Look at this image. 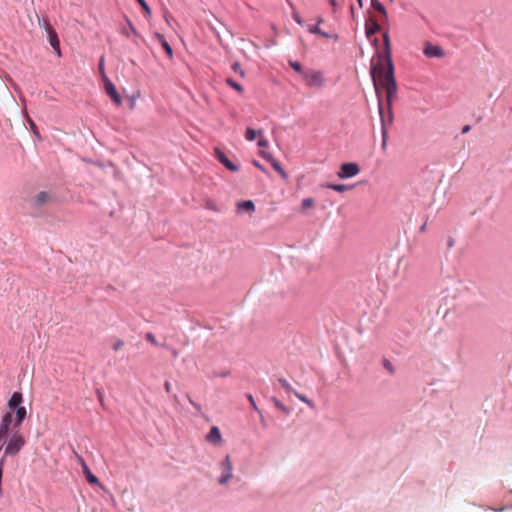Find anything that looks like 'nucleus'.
<instances>
[{
	"instance_id": "obj_47",
	"label": "nucleus",
	"mask_w": 512,
	"mask_h": 512,
	"mask_svg": "<svg viewBox=\"0 0 512 512\" xmlns=\"http://www.w3.org/2000/svg\"><path fill=\"white\" fill-rule=\"evenodd\" d=\"M471 129V127L469 125H465L463 128H462V133L465 134L467 132H469Z\"/></svg>"
},
{
	"instance_id": "obj_5",
	"label": "nucleus",
	"mask_w": 512,
	"mask_h": 512,
	"mask_svg": "<svg viewBox=\"0 0 512 512\" xmlns=\"http://www.w3.org/2000/svg\"><path fill=\"white\" fill-rule=\"evenodd\" d=\"M360 172L359 165L357 163L349 162L343 163L340 166L337 176L341 179H346L356 176Z\"/></svg>"
},
{
	"instance_id": "obj_44",
	"label": "nucleus",
	"mask_w": 512,
	"mask_h": 512,
	"mask_svg": "<svg viewBox=\"0 0 512 512\" xmlns=\"http://www.w3.org/2000/svg\"><path fill=\"white\" fill-rule=\"evenodd\" d=\"M329 1H330L331 6L333 7V9L336 10V8L339 5L340 0H329Z\"/></svg>"
},
{
	"instance_id": "obj_49",
	"label": "nucleus",
	"mask_w": 512,
	"mask_h": 512,
	"mask_svg": "<svg viewBox=\"0 0 512 512\" xmlns=\"http://www.w3.org/2000/svg\"><path fill=\"white\" fill-rule=\"evenodd\" d=\"M6 437V434L0 431V442Z\"/></svg>"
},
{
	"instance_id": "obj_20",
	"label": "nucleus",
	"mask_w": 512,
	"mask_h": 512,
	"mask_svg": "<svg viewBox=\"0 0 512 512\" xmlns=\"http://www.w3.org/2000/svg\"><path fill=\"white\" fill-rule=\"evenodd\" d=\"M156 37L160 41V43H161L163 49L165 50V52L167 53V55L171 58L173 56V50H172L171 46L169 45V43L166 41L164 36L161 34H156Z\"/></svg>"
},
{
	"instance_id": "obj_32",
	"label": "nucleus",
	"mask_w": 512,
	"mask_h": 512,
	"mask_svg": "<svg viewBox=\"0 0 512 512\" xmlns=\"http://www.w3.org/2000/svg\"><path fill=\"white\" fill-rule=\"evenodd\" d=\"M140 6L142 7V9L144 10L145 14L146 15H150L151 14V9L150 7L148 6V4L146 3L145 0H136Z\"/></svg>"
},
{
	"instance_id": "obj_45",
	"label": "nucleus",
	"mask_w": 512,
	"mask_h": 512,
	"mask_svg": "<svg viewBox=\"0 0 512 512\" xmlns=\"http://www.w3.org/2000/svg\"><path fill=\"white\" fill-rule=\"evenodd\" d=\"M164 388H165L166 392L169 393L171 391V384L168 381H166L164 383Z\"/></svg>"
},
{
	"instance_id": "obj_40",
	"label": "nucleus",
	"mask_w": 512,
	"mask_h": 512,
	"mask_svg": "<svg viewBox=\"0 0 512 512\" xmlns=\"http://www.w3.org/2000/svg\"><path fill=\"white\" fill-rule=\"evenodd\" d=\"M247 398H248L249 402L251 403L252 408H253L255 411H257V412H260V411H259V409H258V407H257V405H256V403H255V401H254L253 396H252L251 394H249V395H247Z\"/></svg>"
},
{
	"instance_id": "obj_39",
	"label": "nucleus",
	"mask_w": 512,
	"mask_h": 512,
	"mask_svg": "<svg viewBox=\"0 0 512 512\" xmlns=\"http://www.w3.org/2000/svg\"><path fill=\"white\" fill-rule=\"evenodd\" d=\"M320 36H322L324 38H327V39H334V40L338 39V35L337 34H330V33L324 32V31H322Z\"/></svg>"
},
{
	"instance_id": "obj_4",
	"label": "nucleus",
	"mask_w": 512,
	"mask_h": 512,
	"mask_svg": "<svg viewBox=\"0 0 512 512\" xmlns=\"http://www.w3.org/2000/svg\"><path fill=\"white\" fill-rule=\"evenodd\" d=\"M220 467L222 469V475L219 478V484L224 485L232 478L233 475V467L229 455H226L221 461Z\"/></svg>"
},
{
	"instance_id": "obj_38",
	"label": "nucleus",
	"mask_w": 512,
	"mask_h": 512,
	"mask_svg": "<svg viewBox=\"0 0 512 512\" xmlns=\"http://www.w3.org/2000/svg\"><path fill=\"white\" fill-rule=\"evenodd\" d=\"M123 346H124V341H123V340H121V339H118V340L113 344V350H114V351H118V350H120Z\"/></svg>"
},
{
	"instance_id": "obj_22",
	"label": "nucleus",
	"mask_w": 512,
	"mask_h": 512,
	"mask_svg": "<svg viewBox=\"0 0 512 512\" xmlns=\"http://www.w3.org/2000/svg\"><path fill=\"white\" fill-rule=\"evenodd\" d=\"M327 188L332 189L334 191L343 193L353 188V186L344 185V184H327Z\"/></svg>"
},
{
	"instance_id": "obj_14",
	"label": "nucleus",
	"mask_w": 512,
	"mask_h": 512,
	"mask_svg": "<svg viewBox=\"0 0 512 512\" xmlns=\"http://www.w3.org/2000/svg\"><path fill=\"white\" fill-rule=\"evenodd\" d=\"M23 401V395L21 392L16 391L8 401V407L14 411L15 408L21 407L20 404Z\"/></svg>"
},
{
	"instance_id": "obj_15",
	"label": "nucleus",
	"mask_w": 512,
	"mask_h": 512,
	"mask_svg": "<svg viewBox=\"0 0 512 512\" xmlns=\"http://www.w3.org/2000/svg\"><path fill=\"white\" fill-rule=\"evenodd\" d=\"M380 31V25L377 21L370 19L368 22H366L365 25V32L367 37H371L373 34Z\"/></svg>"
},
{
	"instance_id": "obj_19",
	"label": "nucleus",
	"mask_w": 512,
	"mask_h": 512,
	"mask_svg": "<svg viewBox=\"0 0 512 512\" xmlns=\"http://www.w3.org/2000/svg\"><path fill=\"white\" fill-rule=\"evenodd\" d=\"M372 7L379 12L384 20H388V14L384 5L379 0H371Z\"/></svg>"
},
{
	"instance_id": "obj_21",
	"label": "nucleus",
	"mask_w": 512,
	"mask_h": 512,
	"mask_svg": "<svg viewBox=\"0 0 512 512\" xmlns=\"http://www.w3.org/2000/svg\"><path fill=\"white\" fill-rule=\"evenodd\" d=\"M262 135V130H254L252 128H247L245 132V138L247 141H253L257 136Z\"/></svg>"
},
{
	"instance_id": "obj_26",
	"label": "nucleus",
	"mask_w": 512,
	"mask_h": 512,
	"mask_svg": "<svg viewBox=\"0 0 512 512\" xmlns=\"http://www.w3.org/2000/svg\"><path fill=\"white\" fill-rule=\"evenodd\" d=\"M293 393L295 394V396L300 401H302L303 403L307 404L310 408H314L315 407L314 403L310 399H308L306 396H304V395H302V394H300V393H298L296 391H293Z\"/></svg>"
},
{
	"instance_id": "obj_24",
	"label": "nucleus",
	"mask_w": 512,
	"mask_h": 512,
	"mask_svg": "<svg viewBox=\"0 0 512 512\" xmlns=\"http://www.w3.org/2000/svg\"><path fill=\"white\" fill-rule=\"evenodd\" d=\"M226 83L231 87L233 88L234 90H236L237 92L239 93H242L243 92V87L237 83L236 81H234L232 78H227L226 79Z\"/></svg>"
},
{
	"instance_id": "obj_1",
	"label": "nucleus",
	"mask_w": 512,
	"mask_h": 512,
	"mask_svg": "<svg viewBox=\"0 0 512 512\" xmlns=\"http://www.w3.org/2000/svg\"><path fill=\"white\" fill-rule=\"evenodd\" d=\"M371 77L377 94L379 88L386 91V100L390 105L397 94V84L394 77V67L391 55L383 56L377 53V58L371 61Z\"/></svg>"
},
{
	"instance_id": "obj_11",
	"label": "nucleus",
	"mask_w": 512,
	"mask_h": 512,
	"mask_svg": "<svg viewBox=\"0 0 512 512\" xmlns=\"http://www.w3.org/2000/svg\"><path fill=\"white\" fill-rule=\"evenodd\" d=\"M424 54L427 57H441L443 56V51L439 46L431 45L427 43L424 48Z\"/></svg>"
},
{
	"instance_id": "obj_53",
	"label": "nucleus",
	"mask_w": 512,
	"mask_h": 512,
	"mask_svg": "<svg viewBox=\"0 0 512 512\" xmlns=\"http://www.w3.org/2000/svg\"><path fill=\"white\" fill-rule=\"evenodd\" d=\"M173 356L174 357H177L178 356V352L176 350L173 351Z\"/></svg>"
},
{
	"instance_id": "obj_17",
	"label": "nucleus",
	"mask_w": 512,
	"mask_h": 512,
	"mask_svg": "<svg viewBox=\"0 0 512 512\" xmlns=\"http://www.w3.org/2000/svg\"><path fill=\"white\" fill-rule=\"evenodd\" d=\"M51 199V196L49 193L45 192V191H42V192H39L34 198H33V201H34V204L36 206H41L47 202H49Z\"/></svg>"
},
{
	"instance_id": "obj_28",
	"label": "nucleus",
	"mask_w": 512,
	"mask_h": 512,
	"mask_svg": "<svg viewBox=\"0 0 512 512\" xmlns=\"http://www.w3.org/2000/svg\"><path fill=\"white\" fill-rule=\"evenodd\" d=\"M272 402L278 409L283 411L285 414H289V412H290L289 409L284 404H282L279 400H277L276 398H272Z\"/></svg>"
},
{
	"instance_id": "obj_12",
	"label": "nucleus",
	"mask_w": 512,
	"mask_h": 512,
	"mask_svg": "<svg viewBox=\"0 0 512 512\" xmlns=\"http://www.w3.org/2000/svg\"><path fill=\"white\" fill-rule=\"evenodd\" d=\"M15 420H14V428H19L23 420L26 418L27 410L24 406L15 408Z\"/></svg>"
},
{
	"instance_id": "obj_27",
	"label": "nucleus",
	"mask_w": 512,
	"mask_h": 512,
	"mask_svg": "<svg viewBox=\"0 0 512 512\" xmlns=\"http://www.w3.org/2000/svg\"><path fill=\"white\" fill-rule=\"evenodd\" d=\"M383 41H384V46H385V54L383 56H388V54L391 55V53H390V39H389L388 33H384Z\"/></svg>"
},
{
	"instance_id": "obj_50",
	"label": "nucleus",
	"mask_w": 512,
	"mask_h": 512,
	"mask_svg": "<svg viewBox=\"0 0 512 512\" xmlns=\"http://www.w3.org/2000/svg\"><path fill=\"white\" fill-rule=\"evenodd\" d=\"M98 398H99V401L102 403L103 401V396L100 392H98Z\"/></svg>"
},
{
	"instance_id": "obj_10",
	"label": "nucleus",
	"mask_w": 512,
	"mask_h": 512,
	"mask_svg": "<svg viewBox=\"0 0 512 512\" xmlns=\"http://www.w3.org/2000/svg\"><path fill=\"white\" fill-rule=\"evenodd\" d=\"M79 462L83 468V472L86 476V479L91 484H98L99 480L98 478L91 472L86 462L83 460V458L79 457Z\"/></svg>"
},
{
	"instance_id": "obj_25",
	"label": "nucleus",
	"mask_w": 512,
	"mask_h": 512,
	"mask_svg": "<svg viewBox=\"0 0 512 512\" xmlns=\"http://www.w3.org/2000/svg\"><path fill=\"white\" fill-rule=\"evenodd\" d=\"M387 109H388L387 115H384V113L382 112V116L386 120V126L392 124V122H393L392 103L390 104V106L387 103Z\"/></svg>"
},
{
	"instance_id": "obj_41",
	"label": "nucleus",
	"mask_w": 512,
	"mask_h": 512,
	"mask_svg": "<svg viewBox=\"0 0 512 512\" xmlns=\"http://www.w3.org/2000/svg\"><path fill=\"white\" fill-rule=\"evenodd\" d=\"M293 18L299 25H303V20L298 13L294 12Z\"/></svg>"
},
{
	"instance_id": "obj_35",
	"label": "nucleus",
	"mask_w": 512,
	"mask_h": 512,
	"mask_svg": "<svg viewBox=\"0 0 512 512\" xmlns=\"http://www.w3.org/2000/svg\"><path fill=\"white\" fill-rule=\"evenodd\" d=\"M290 66L298 73H300L302 75V73L304 72L302 70V67H301V64L299 62H293V61H290Z\"/></svg>"
},
{
	"instance_id": "obj_16",
	"label": "nucleus",
	"mask_w": 512,
	"mask_h": 512,
	"mask_svg": "<svg viewBox=\"0 0 512 512\" xmlns=\"http://www.w3.org/2000/svg\"><path fill=\"white\" fill-rule=\"evenodd\" d=\"M378 107H379V114H380L381 126H382V136H383L382 147H385L386 139H387V129H386V120L382 116V101L380 98H379V102H378Z\"/></svg>"
},
{
	"instance_id": "obj_34",
	"label": "nucleus",
	"mask_w": 512,
	"mask_h": 512,
	"mask_svg": "<svg viewBox=\"0 0 512 512\" xmlns=\"http://www.w3.org/2000/svg\"><path fill=\"white\" fill-rule=\"evenodd\" d=\"M279 382L281 384V386L288 392H293V388L291 387V385L287 382V380L285 379H279Z\"/></svg>"
},
{
	"instance_id": "obj_3",
	"label": "nucleus",
	"mask_w": 512,
	"mask_h": 512,
	"mask_svg": "<svg viewBox=\"0 0 512 512\" xmlns=\"http://www.w3.org/2000/svg\"><path fill=\"white\" fill-rule=\"evenodd\" d=\"M26 441L25 438L19 433V431H15L5 448V455H15L17 454L22 447L25 445Z\"/></svg>"
},
{
	"instance_id": "obj_29",
	"label": "nucleus",
	"mask_w": 512,
	"mask_h": 512,
	"mask_svg": "<svg viewBox=\"0 0 512 512\" xmlns=\"http://www.w3.org/2000/svg\"><path fill=\"white\" fill-rule=\"evenodd\" d=\"M99 72H100V75H101L103 81H105L106 79H109L104 70V57L103 56L100 58V61H99Z\"/></svg>"
},
{
	"instance_id": "obj_7",
	"label": "nucleus",
	"mask_w": 512,
	"mask_h": 512,
	"mask_svg": "<svg viewBox=\"0 0 512 512\" xmlns=\"http://www.w3.org/2000/svg\"><path fill=\"white\" fill-rule=\"evenodd\" d=\"M104 84L106 93L112 98L117 106H120L122 104V100L116 90L115 85L109 79H106Z\"/></svg>"
},
{
	"instance_id": "obj_48",
	"label": "nucleus",
	"mask_w": 512,
	"mask_h": 512,
	"mask_svg": "<svg viewBox=\"0 0 512 512\" xmlns=\"http://www.w3.org/2000/svg\"><path fill=\"white\" fill-rule=\"evenodd\" d=\"M29 123H30V127H31L33 130H34V129H36V125H35V123H34L31 119H29Z\"/></svg>"
},
{
	"instance_id": "obj_6",
	"label": "nucleus",
	"mask_w": 512,
	"mask_h": 512,
	"mask_svg": "<svg viewBox=\"0 0 512 512\" xmlns=\"http://www.w3.org/2000/svg\"><path fill=\"white\" fill-rule=\"evenodd\" d=\"M43 27L47 31L50 45L55 50L57 55L60 56L61 55L60 42H59L58 35H57L56 31L53 29V27L47 21H44Z\"/></svg>"
},
{
	"instance_id": "obj_23",
	"label": "nucleus",
	"mask_w": 512,
	"mask_h": 512,
	"mask_svg": "<svg viewBox=\"0 0 512 512\" xmlns=\"http://www.w3.org/2000/svg\"><path fill=\"white\" fill-rule=\"evenodd\" d=\"M270 164L275 169V171H277L281 175L282 178L287 179V177H288L287 173L281 167L280 163L276 159H274Z\"/></svg>"
},
{
	"instance_id": "obj_36",
	"label": "nucleus",
	"mask_w": 512,
	"mask_h": 512,
	"mask_svg": "<svg viewBox=\"0 0 512 512\" xmlns=\"http://www.w3.org/2000/svg\"><path fill=\"white\" fill-rule=\"evenodd\" d=\"M308 31L311 33V34H317V35H320L322 33L323 30L320 29V27L318 25H315V26H310L308 28Z\"/></svg>"
},
{
	"instance_id": "obj_54",
	"label": "nucleus",
	"mask_w": 512,
	"mask_h": 512,
	"mask_svg": "<svg viewBox=\"0 0 512 512\" xmlns=\"http://www.w3.org/2000/svg\"><path fill=\"white\" fill-rule=\"evenodd\" d=\"M357 1H358V3H359V6H360V7H362V5H363L362 0H357Z\"/></svg>"
},
{
	"instance_id": "obj_13",
	"label": "nucleus",
	"mask_w": 512,
	"mask_h": 512,
	"mask_svg": "<svg viewBox=\"0 0 512 512\" xmlns=\"http://www.w3.org/2000/svg\"><path fill=\"white\" fill-rule=\"evenodd\" d=\"M13 422V415L11 412H6L3 417L0 424V431L5 433L7 435L10 425Z\"/></svg>"
},
{
	"instance_id": "obj_9",
	"label": "nucleus",
	"mask_w": 512,
	"mask_h": 512,
	"mask_svg": "<svg viewBox=\"0 0 512 512\" xmlns=\"http://www.w3.org/2000/svg\"><path fill=\"white\" fill-rule=\"evenodd\" d=\"M206 440L214 445L222 444V435L217 426H212L209 433L206 435Z\"/></svg>"
},
{
	"instance_id": "obj_2",
	"label": "nucleus",
	"mask_w": 512,
	"mask_h": 512,
	"mask_svg": "<svg viewBox=\"0 0 512 512\" xmlns=\"http://www.w3.org/2000/svg\"><path fill=\"white\" fill-rule=\"evenodd\" d=\"M302 79L310 88H322L325 85V77L320 70L307 69L302 73Z\"/></svg>"
},
{
	"instance_id": "obj_43",
	"label": "nucleus",
	"mask_w": 512,
	"mask_h": 512,
	"mask_svg": "<svg viewBox=\"0 0 512 512\" xmlns=\"http://www.w3.org/2000/svg\"><path fill=\"white\" fill-rule=\"evenodd\" d=\"M253 165L258 168L259 170L267 173V171L265 170V168L257 161V160H253L252 161Z\"/></svg>"
},
{
	"instance_id": "obj_42",
	"label": "nucleus",
	"mask_w": 512,
	"mask_h": 512,
	"mask_svg": "<svg viewBox=\"0 0 512 512\" xmlns=\"http://www.w3.org/2000/svg\"><path fill=\"white\" fill-rule=\"evenodd\" d=\"M258 146L259 147H267L268 146V141L261 137L259 140H258Z\"/></svg>"
},
{
	"instance_id": "obj_8",
	"label": "nucleus",
	"mask_w": 512,
	"mask_h": 512,
	"mask_svg": "<svg viewBox=\"0 0 512 512\" xmlns=\"http://www.w3.org/2000/svg\"><path fill=\"white\" fill-rule=\"evenodd\" d=\"M215 154L217 159L230 171L236 172L239 170L238 166L235 165L231 160L228 159V157L220 151L219 149L215 150Z\"/></svg>"
},
{
	"instance_id": "obj_31",
	"label": "nucleus",
	"mask_w": 512,
	"mask_h": 512,
	"mask_svg": "<svg viewBox=\"0 0 512 512\" xmlns=\"http://www.w3.org/2000/svg\"><path fill=\"white\" fill-rule=\"evenodd\" d=\"M232 69L234 72L238 73L241 77H244L245 76V72L244 70L241 68V65L238 63V62H235L233 65H232Z\"/></svg>"
},
{
	"instance_id": "obj_51",
	"label": "nucleus",
	"mask_w": 512,
	"mask_h": 512,
	"mask_svg": "<svg viewBox=\"0 0 512 512\" xmlns=\"http://www.w3.org/2000/svg\"><path fill=\"white\" fill-rule=\"evenodd\" d=\"M323 18L319 17L318 20H317V23L320 24V23H323Z\"/></svg>"
},
{
	"instance_id": "obj_33",
	"label": "nucleus",
	"mask_w": 512,
	"mask_h": 512,
	"mask_svg": "<svg viewBox=\"0 0 512 512\" xmlns=\"http://www.w3.org/2000/svg\"><path fill=\"white\" fill-rule=\"evenodd\" d=\"M145 338H146V340H147V341H149L151 344H153V345H155V346H157V345H158V342H157V340H156V338H155V336H154V334H153V333H151V332L146 333Z\"/></svg>"
},
{
	"instance_id": "obj_46",
	"label": "nucleus",
	"mask_w": 512,
	"mask_h": 512,
	"mask_svg": "<svg viewBox=\"0 0 512 512\" xmlns=\"http://www.w3.org/2000/svg\"><path fill=\"white\" fill-rule=\"evenodd\" d=\"M384 365L389 371H393L392 365L389 361H385Z\"/></svg>"
},
{
	"instance_id": "obj_18",
	"label": "nucleus",
	"mask_w": 512,
	"mask_h": 512,
	"mask_svg": "<svg viewBox=\"0 0 512 512\" xmlns=\"http://www.w3.org/2000/svg\"><path fill=\"white\" fill-rule=\"evenodd\" d=\"M237 209H238V211H246L248 213H252L255 210V205H254L253 201L246 200V201L239 202L237 204Z\"/></svg>"
},
{
	"instance_id": "obj_52",
	"label": "nucleus",
	"mask_w": 512,
	"mask_h": 512,
	"mask_svg": "<svg viewBox=\"0 0 512 512\" xmlns=\"http://www.w3.org/2000/svg\"><path fill=\"white\" fill-rule=\"evenodd\" d=\"M130 28H131L133 33H136L135 28L132 26V24H130Z\"/></svg>"
},
{
	"instance_id": "obj_37",
	"label": "nucleus",
	"mask_w": 512,
	"mask_h": 512,
	"mask_svg": "<svg viewBox=\"0 0 512 512\" xmlns=\"http://www.w3.org/2000/svg\"><path fill=\"white\" fill-rule=\"evenodd\" d=\"M260 155L270 163L275 159L270 153L265 151H260Z\"/></svg>"
},
{
	"instance_id": "obj_30",
	"label": "nucleus",
	"mask_w": 512,
	"mask_h": 512,
	"mask_svg": "<svg viewBox=\"0 0 512 512\" xmlns=\"http://www.w3.org/2000/svg\"><path fill=\"white\" fill-rule=\"evenodd\" d=\"M301 205L303 210H306L314 206V200L312 198H305L302 200Z\"/></svg>"
}]
</instances>
